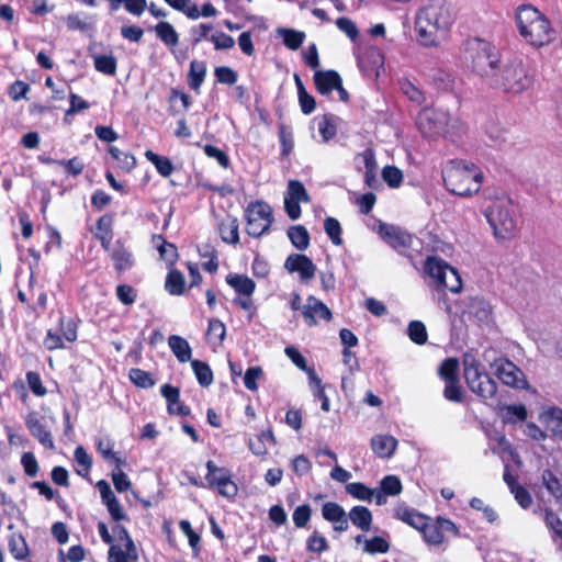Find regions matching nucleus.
Masks as SVG:
<instances>
[{
  "mask_svg": "<svg viewBox=\"0 0 562 562\" xmlns=\"http://www.w3.org/2000/svg\"><path fill=\"white\" fill-rule=\"evenodd\" d=\"M462 58L473 71L492 80L499 61L498 52L490 42L469 38L463 43Z\"/></svg>",
  "mask_w": 562,
  "mask_h": 562,
  "instance_id": "423d86ee",
  "label": "nucleus"
},
{
  "mask_svg": "<svg viewBox=\"0 0 562 562\" xmlns=\"http://www.w3.org/2000/svg\"><path fill=\"white\" fill-rule=\"evenodd\" d=\"M128 376L131 381L138 387L148 389L155 385V380L150 373L138 368L130 370Z\"/></svg>",
  "mask_w": 562,
  "mask_h": 562,
  "instance_id": "3c124183",
  "label": "nucleus"
},
{
  "mask_svg": "<svg viewBox=\"0 0 562 562\" xmlns=\"http://www.w3.org/2000/svg\"><path fill=\"white\" fill-rule=\"evenodd\" d=\"M205 480L207 487L215 488L224 497L234 498L238 493V487L227 469H221V472L214 474L213 477H205Z\"/></svg>",
  "mask_w": 562,
  "mask_h": 562,
  "instance_id": "f3484780",
  "label": "nucleus"
},
{
  "mask_svg": "<svg viewBox=\"0 0 562 562\" xmlns=\"http://www.w3.org/2000/svg\"><path fill=\"white\" fill-rule=\"evenodd\" d=\"M446 188L453 194L469 196L479 192L483 175L472 162L454 159L442 170Z\"/></svg>",
  "mask_w": 562,
  "mask_h": 562,
  "instance_id": "7ed1b4c3",
  "label": "nucleus"
},
{
  "mask_svg": "<svg viewBox=\"0 0 562 562\" xmlns=\"http://www.w3.org/2000/svg\"><path fill=\"white\" fill-rule=\"evenodd\" d=\"M300 202H310V196L302 182L290 180L284 196V209L288 216L295 221L301 216Z\"/></svg>",
  "mask_w": 562,
  "mask_h": 562,
  "instance_id": "ddd939ff",
  "label": "nucleus"
},
{
  "mask_svg": "<svg viewBox=\"0 0 562 562\" xmlns=\"http://www.w3.org/2000/svg\"><path fill=\"white\" fill-rule=\"evenodd\" d=\"M544 426L547 434L552 437L562 439V409L559 407H550L539 417Z\"/></svg>",
  "mask_w": 562,
  "mask_h": 562,
  "instance_id": "a211bd4d",
  "label": "nucleus"
},
{
  "mask_svg": "<svg viewBox=\"0 0 562 562\" xmlns=\"http://www.w3.org/2000/svg\"><path fill=\"white\" fill-rule=\"evenodd\" d=\"M314 83L317 91L323 94H329L341 83V78L338 72L334 70L316 71L314 74Z\"/></svg>",
  "mask_w": 562,
  "mask_h": 562,
  "instance_id": "aec40b11",
  "label": "nucleus"
},
{
  "mask_svg": "<svg viewBox=\"0 0 562 562\" xmlns=\"http://www.w3.org/2000/svg\"><path fill=\"white\" fill-rule=\"evenodd\" d=\"M463 376L468 387L483 400L495 396L496 382L486 373L484 367L473 357L463 360Z\"/></svg>",
  "mask_w": 562,
  "mask_h": 562,
  "instance_id": "6e6552de",
  "label": "nucleus"
},
{
  "mask_svg": "<svg viewBox=\"0 0 562 562\" xmlns=\"http://www.w3.org/2000/svg\"><path fill=\"white\" fill-rule=\"evenodd\" d=\"M382 178L391 188H397L403 181V173L397 167L386 166L382 170Z\"/></svg>",
  "mask_w": 562,
  "mask_h": 562,
  "instance_id": "4d7b16f0",
  "label": "nucleus"
},
{
  "mask_svg": "<svg viewBox=\"0 0 562 562\" xmlns=\"http://www.w3.org/2000/svg\"><path fill=\"white\" fill-rule=\"evenodd\" d=\"M288 237L295 248L304 250L310 245V234L302 225L291 226L288 229Z\"/></svg>",
  "mask_w": 562,
  "mask_h": 562,
  "instance_id": "7c9ffc66",
  "label": "nucleus"
},
{
  "mask_svg": "<svg viewBox=\"0 0 562 562\" xmlns=\"http://www.w3.org/2000/svg\"><path fill=\"white\" fill-rule=\"evenodd\" d=\"M109 154L116 161L117 167L123 170H131L134 168L136 160L133 155L130 153H125L120 150L117 147L111 146L109 148Z\"/></svg>",
  "mask_w": 562,
  "mask_h": 562,
  "instance_id": "a18cd8bd",
  "label": "nucleus"
},
{
  "mask_svg": "<svg viewBox=\"0 0 562 562\" xmlns=\"http://www.w3.org/2000/svg\"><path fill=\"white\" fill-rule=\"evenodd\" d=\"M222 239L228 244H237L239 241L238 223L236 218H228L220 225Z\"/></svg>",
  "mask_w": 562,
  "mask_h": 562,
  "instance_id": "e433bc0d",
  "label": "nucleus"
},
{
  "mask_svg": "<svg viewBox=\"0 0 562 562\" xmlns=\"http://www.w3.org/2000/svg\"><path fill=\"white\" fill-rule=\"evenodd\" d=\"M424 269L439 288H445L452 293L461 291L462 280L459 272L445 260L438 257H428Z\"/></svg>",
  "mask_w": 562,
  "mask_h": 562,
  "instance_id": "1a4fd4ad",
  "label": "nucleus"
},
{
  "mask_svg": "<svg viewBox=\"0 0 562 562\" xmlns=\"http://www.w3.org/2000/svg\"><path fill=\"white\" fill-rule=\"evenodd\" d=\"M380 488L389 496L398 495L402 492L401 480L396 475H386L380 482Z\"/></svg>",
  "mask_w": 562,
  "mask_h": 562,
  "instance_id": "5fc2aeb1",
  "label": "nucleus"
},
{
  "mask_svg": "<svg viewBox=\"0 0 562 562\" xmlns=\"http://www.w3.org/2000/svg\"><path fill=\"white\" fill-rule=\"evenodd\" d=\"M206 76V64L204 61L192 60L188 72V85L194 90L199 91Z\"/></svg>",
  "mask_w": 562,
  "mask_h": 562,
  "instance_id": "bb28decb",
  "label": "nucleus"
},
{
  "mask_svg": "<svg viewBox=\"0 0 562 562\" xmlns=\"http://www.w3.org/2000/svg\"><path fill=\"white\" fill-rule=\"evenodd\" d=\"M138 560V553L136 546L134 551L130 549L123 550L120 546L111 544L108 553L109 562H136Z\"/></svg>",
  "mask_w": 562,
  "mask_h": 562,
  "instance_id": "c756f323",
  "label": "nucleus"
},
{
  "mask_svg": "<svg viewBox=\"0 0 562 562\" xmlns=\"http://www.w3.org/2000/svg\"><path fill=\"white\" fill-rule=\"evenodd\" d=\"M318 132L323 137L324 142H328L333 137H335L337 133L336 125L333 123L331 119L327 115H324L317 122Z\"/></svg>",
  "mask_w": 562,
  "mask_h": 562,
  "instance_id": "13d9d810",
  "label": "nucleus"
},
{
  "mask_svg": "<svg viewBox=\"0 0 562 562\" xmlns=\"http://www.w3.org/2000/svg\"><path fill=\"white\" fill-rule=\"evenodd\" d=\"M154 31L156 36L168 47H175L179 43V35L172 24L166 21L158 22Z\"/></svg>",
  "mask_w": 562,
  "mask_h": 562,
  "instance_id": "a878e982",
  "label": "nucleus"
},
{
  "mask_svg": "<svg viewBox=\"0 0 562 562\" xmlns=\"http://www.w3.org/2000/svg\"><path fill=\"white\" fill-rule=\"evenodd\" d=\"M210 41L214 44V48L217 50L231 49L235 45L234 38L223 32L212 34Z\"/></svg>",
  "mask_w": 562,
  "mask_h": 562,
  "instance_id": "69168bd1",
  "label": "nucleus"
},
{
  "mask_svg": "<svg viewBox=\"0 0 562 562\" xmlns=\"http://www.w3.org/2000/svg\"><path fill=\"white\" fill-rule=\"evenodd\" d=\"M516 22L520 35L533 46H543L553 40L554 31L549 20L532 5H520Z\"/></svg>",
  "mask_w": 562,
  "mask_h": 562,
  "instance_id": "20e7f679",
  "label": "nucleus"
},
{
  "mask_svg": "<svg viewBox=\"0 0 562 562\" xmlns=\"http://www.w3.org/2000/svg\"><path fill=\"white\" fill-rule=\"evenodd\" d=\"M384 64V56L380 48L369 47L364 54L359 57L358 65L364 74H372L378 71Z\"/></svg>",
  "mask_w": 562,
  "mask_h": 562,
  "instance_id": "6ab92c4d",
  "label": "nucleus"
},
{
  "mask_svg": "<svg viewBox=\"0 0 562 562\" xmlns=\"http://www.w3.org/2000/svg\"><path fill=\"white\" fill-rule=\"evenodd\" d=\"M145 157L156 167L157 171L162 177H169L175 168L169 158L159 156L151 150L145 153Z\"/></svg>",
  "mask_w": 562,
  "mask_h": 562,
  "instance_id": "473e14b6",
  "label": "nucleus"
},
{
  "mask_svg": "<svg viewBox=\"0 0 562 562\" xmlns=\"http://www.w3.org/2000/svg\"><path fill=\"white\" fill-rule=\"evenodd\" d=\"M94 68L104 75L113 76L116 71V59L112 55H95Z\"/></svg>",
  "mask_w": 562,
  "mask_h": 562,
  "instance_id": "c03bdc74",
  "label": "nucleus"
},
{
  "mask_svg": "<svg viewBox=\"0 0 562 562\" xmlns=\"http://www.w3.org/2000/svg\"><path fill=\"white\" fill-rule=\"evenodd\" d=\"M428 77H429V80L431 81V83L438 90L445 91V90H449L450 88H452L453 77L450 72H448L443 69H440V68L431 69Z\"/></svg>",
  "mask_w": 562,
  "mask_h": 562,
  "instance_id": "72a5a7b5",
  "label": "nucleus"
},
{
  "mask_svg": "<svg viewBox=\"0 0 562 562\" xmlns=\"http://www.w3.org/2000/svg\"><path fill=\"white\" fill-rule=\"evenodd\" d=\"M9 550L16 560H24L29 554L26 541L20 533L10 537Z\"/></svg>",
  "mask_w": 562,
  "mask_h": 562,
  "instance_id": "ea45409f",
  "label": "nucleus"
},
{
  "mask_svg": "<svg viewBox=\"0 0 562 562\" xmlns=\"http://www.w3.org/2000/svg\"><path fill=\"white\" fill-rule=\"evenodd\" d=\"M542 484L557 499H562V482L550 470L542 472Z\"/></svg>",
  "mask_w": 562,
  "mask_h": 562,
  "instance_id": "58836bf2",
  "label": "nucleus"
},
{
  "mask_svg": "<svg viewBox=\"0 0 562 562\" xmlns=\"http://www.w3.org/2000/svg\"><path fill=\"white\" fill-rule=\"evenodd\" d=\"M25 426L31 435L38 440L47 449H55V443L49 430L46 429L43 418L40 417L37 412H30L25 416Z\"/></svg>",
  "mask_w": 562,
  "mask_h": 562,
  "instance_id": "4468645a",
  "label": "nucleus"
},
{
  "mask_svg": "<svg viewBox=\"0 0 562 562\" xmlns=\"http://www.w3.org/2000/svg\"><path fill=\"white\" fill-rule=\"evenodd\" d=\"M544 522L552 533L553 540L560 539L562 541V520L551 509H544Z\"/></svg>",
  "mask_w": 562,
  "mask_h": 562,
  "instance_id": "09e8293b",
  "label": "nucleus"
},
{
  "mask_svg": "<svg viewBox=\"0 0 562 562\" xmlns=\"http://www.w3.org/2000/svg\"><path fill=\"white\" fill-rule=\"evenodd\" d=\"M443 397L447 401L460 403L462 401L463 391L459 385V380L445 382Z\"/></svg>",
  "mask_w": 562,
  "mask_h": 562,
  "instance_id": "bf43d9fd",
  "label": "nucleus"
},
{
  "mask_svg": "<svg viewBox=\"0 0 562 562\" xmlns=\"http://www.w3.org/2000/svg\"><path fill=\"white\" fill-rule=\"evenodd\" d=\"M348 515L355 527L359 528L363 532L371 530L373 517L369 508L360 505L353 506Z\"/></svg>",
  "mask_w": 562,
  "mask_h": 562,
  "instance_id": "b1692460",
  "label": "nucleus"
},
{
  "mask_svg": "<svg viewBox=\"0 0 562 562\" xmlns=\"http://www.w3.org/2000/svg\"><path fill=\"white\" fill-rule=\"evenodd\" d=\"M165 288L171 295L182 294L184 290L183 274L178 270H171L167 274Z\"/></svg>",
  "mask_w": 562,
  "mask_h": 562,
  "instance_id": "4c0bfd02",
  "label": "nucleus"
},
{
  "mask_svg": "<svg viewBox=\"0 0 562 562\" xmlns=\"http://www.w3.org/2000/svg\"><path fill=\"white\" fill-rule=\"evenodd\" d=\"M497 240H508L517 232V218L510 198L501 195L492 200L483 211Z\"/></svg>",
  "mask_w": 562,
  "mask_h": 562,
  "instance_id": "0eeeda50",
  "label": "nucleus"
},
{
  "mask_svg": "<svg viewBox=\"0 0 562 562\" xmlns=\"http://www.w3.org/2000/svg\"><path fill=\"white\" fill-rule=\"evenodd\" d=\"M226 282L243 296H251L256 289L255 281L245 274L229 273Z\"/></svg>",
  "mask_w": 562,
  "mask_h": 562,
  "instance_id": "4be33fe9",
  "label": "nucleus"
},
{
  "mask_svg": "<svg viewBox=\"0 0 562 562\" xmlns=\"http://www.w3.org/2000/svg\"><path fill=\"white\" fill-rule=\"evenodd\" d=\"M21 464L27 476L34 477L38 472V462L32 452H24L21 458Z\"/></svg>",
  "mask_w": 562,
  "mask_h": 562,
  "instance_id": "338daca9",
  "label": "nucleus"
},
{
  "mask_svg": "<svg viewBox=\"0 0 562 562\" xmlns=\"http://www.w3.org/2000/svg\"><path fill=\"white\" fill-rule=\"evenodd\" d=\"M302 316L307 326L312 327L317 324L316 317L324 321L331 319V312L321 300L310 295L306 303L302 307Z\"/></svg>",
  "mask_w": 562,
  "mask_h": 562,
  "instance_id": "2eb2a0df",
  "label": "nucleus"
},
{
  "mask_svg": "<svg viewBox=\"0 0 562 562\" xmlns=\"http://www.w3.org/2000/svg\"><path fill=\"white\" fill-rule=\"evenodd\" d=\"M389 549V542L382 537L376 536L364 541V551L369 554L386 553Z\"/></svg>",
  "mask_w": 562,
  "mask_h": 562,
  "instance_id": "6e6d98bb",
  "label": "nucleus"
},
{
  "mask_svg": "<svg viewBox=\"0 0 562 562\" xmlns=\"http://www.w3.org/2000/svg\"><path fill=\"white\" fill-rule=\"evenodd\" d=\"M459 361L456 358H447L439 367L438 373L441 379L447 381H454L458 379Z\"/></svg>",
  "mask_w": 562,
  "mask_h": 562,
  "instance_id": "de8ad7c7",
  "label": "nucleus"
},
{
  "mask_svg": "<svg viewBox=\"0 0 562 562\" xmlns=\"http://www.w3.org/2000/svg\"><path fill=\"white\" fill-rule=\"evenodd\" d=\"M397 440L387 435L374 436L371 439V448L380 458H390L394 453Z\"/></svg>",
  "mask_w": 562,
  "mask_h": 562,
  "instance_id": "5701e85b",
  "label": "nucleus"
},
{
  "mask_svg": "<svg viewBox=\"0 0 562 562\" xmlns=\"http://www.w3.org/2000/svg\"><path fill=\"white\" fill-rule=\"evenodd\" d=\"M284 268L291 273L299 272L303 281L313 279L316 272L313 261L302 254L290 255L284 262Z\"/></svg>",
  "mask_w": 562,
  "mask_h": 562,
  "instance_id": "dca6fc26",
  "label": "nucleus"
},
{
  "mask_svg": "<svg viewBox=\"0 0 562 562\" xmlns=\"http://www.w3.org/2000/svg\"><path fill=\"white\" fill-rule=\"evenodd\" d=\"M324 229L334 245L339 246L342 244L341 226L338 220L326 217L324 221Z\"/></svg>",
  "mask_w": 562,
  "mask_h": 562,
  "instance_id": "603ef678",
  "label": "nucleus"
},
{
  "mask_svg": "<svg viewBox=\"0 0 562 562\" xmlns=\"http://www.w3.org/2000/svg\"><path fill=\"white\" fill-rule=\"evenodd\" d=\"M312 509L307 504L297 506L292 515L296 528H304L311 519Z\"/></svg>",
  "mask_w": 562,
  "mask_h": 562,
  "instance_id": "680f3d73",
  "label": "nucleus"
},
{
  "mask_svg": "<svg viewBox=\"0 0 562 562\" xmlns=\"http://www.w3.org/2000/svg\"><path fill=\"white\" fill-rule=\"evenodd\" d=\"M527 418V408L525 405H506L502 409V419L506 424L524 422Z\"/></svg>",
  "mask_w": 562,
  "mask_h": 562,
  "instance_id": "2f4dec72",
  "label": "nucleus"
},
{
  "mask_svg": "<svg viewBox=\"0 0 562 562\" xmlns=\"http://www.w3.org/2000/svg\"><path fill=\"white\" fill-rule=\"evenodd\" d=\"M381 238L398 254L404 255L413 247L415 237L400 226L381 223L379 225Z\"/></svg>",
  "mask_w": 562,
  "mask_h": 562,
  "instance_id": "9b49d317",
  "label": "nucleus"
},
{
  "mask_svg": "<svg viewBox=\"0 0 562 562\" xmlns=\"http://www.w3.org/2000/svg\"><path fill=\"white\" fill-rule=\"evenodd\" d=\"M168 346L180 362L184 363L191 360L192 350L183 337L178 335L169 336Z\"/></svg>",
  "mask_w": 562,
  "mask_h": 562,
  "instance_id": "393cba45",
  "label": "nucleus"
},
{
  "mask_svg": "<svg viewBox=\"0 0 562 562\" xmlns=\"http://www.w3.org/2000/svg\"><path fill=\"white\" fill-rule=\"evenodd\" d=\"M416 125L426 138L443 137L454 142L463 133V125L458 119L436 108L423 109L416 117Z\"/></svg>",
  "mask_w": 562,
  "mask_h": 562,
  "instance_id": "f03ea898",
  "label": "nucleus"
},
{
  "mask_svg": "<svg viewBox=\"0 0 562 562\" xmlns=\"http://www.w3.org/2000/svg\"><path fill=\"white\" fill-rule=\"evenodd\" d=\"M470 313L480 322H486L491 314V307L486 302L476 300L471 304Z\"/></svg>",
  "mask_w": 562,
  "mask_h": 562,
  "instance_id": "0e129e2a",
  "label": "nucleus"
},
{
  "mask_svg": "<svg viewBox=\"0 0 562 562\" xmlns=\"http://www.w3.org/2000/svg\"><path fill=\"white\" fill-rule=\"evenodd\" d=\"M407 335L409 339L417 345H424L428 339L426 326L420 321H412L408 324Z\"/></svg>",
  "mask_w": 562,
  "mask_h": 562,
  "instance_id": "79ce46f5",
  "label": "nucleus"
},
{
  "mask_svg": "<svg viewBox=\"0 0 562 562\" xmlns=\"http://www.w3.org/2000/svg\"><path fill=\"white\" fill-rule=\"evenodd\" d=\"M225 335L226 327L222 321L217 318H212L209 321L206 338L210 342L221 345L225 338Z\"/></svg>",
  "mask_w": 562,
  "mask_h": 562,
  "instance_id": "c9c22d12",
  "label": "nucleus"
},
{
  "mask_svg": "<svg viewBox=\"0 0 562 562\" xmlns=\"http://www.w3.org/2000/svg\"><path fill=\"white\" fill-rule=\"evenodd\" d=\"M346 514L344 507L336 502H327L322 506V516L330 524L341 519Z\"/></svg>",
  "mask_w": 562,
  "mask_h": 562,
  "instance_id": "8fccbe9b",
  "label": "nucleus"
},
{
  "mask_svg": "<svg viewBox=\"0 0 562 562\" xmlns=\"http://www.w3.org/2000/svg\"><path fill=\"white\" fill-rule=\"evenodd\" d=\"M214 76L220 83L235 85L237 81V74L231 67L220 66L214 69Z\"/></svg>",
  "mask_w": 562,
  "mask_h": 562,
  "instance_id": "052dcab7",
  "label": "nucleus"
},
{
  "mask_svg": "<svg viewBox=\"0 0 562 562\" xmlns=\"http://www.w3.org/2000/svg\"><path fill=\"white\" fill-rule=\"evenodd\" d=\"M329 549L327 539L317 530L313 531L306 539V550L311 553L322 554Z\"/></svg>",
  "mask_w": 562,
  "mask_h": 562,
  "instance_id": "a19ab883",
  "label": "nucleus"
},
{
  "mask_svg": "<svg viewBox=\"0 0 562 562\" xmlns=\"http://www.w3.org/2000/svg\"><path fill=\"white\" fill-rule=\"evenodd\" d=\"M346 491L353 498L366 502H371L374 495V490L369 488L360 482L348 483L346 485Z\"/></svg>",
  "mask_w": 562,
  "mask_h": 562,
  "instance_id": "37998d69",
  "label": "nucleus"
},
{
  "mask_svg": "<svg viewBox=\"0 0 562 562\" xmlns=\"http://www.w3.org/2000/svg\"><path fill=\"white\" fill-rule=\"evenodd\" d=\"M111 258L119 272L128 270L134 265L133 254L120 240L115 243L111 250Z\"/></svg>",
  "mask_w": 562,
  "mask_h": 562,
  "instance_id": "412c9836",
  "label": "nucleus"
},
{
  "mask_svg": "<svg viewBox=\"0 0 562 562\" xmlns=\"http://www.w3.org/2000/svg\"><path fill=\"white\" fill-rule=\"evenodd\" d=\"M418 529L422 531L424 540L430 546H439L445 540V536L437 520L432 524H428L425 519L423 526Z\"/></svg>",
  "mask_w": 562,
  "mask_h": 562,
  "instance_id": "c85d7f7f",
  "label": "nucleus"
},
{
  "mask_svg": "<svg viewBox=\"0 0 562 562\" xmlns=\"http://www.w3.org/2000/svg\"><path fill=\"white\" fill-rule=\"evenodd\" d=\"M395 517L397 519H401L402 521L408 524L409 526L418 529L420 526H423L424 520L426 517L419 513H417L413 508H408L405 505H398L395 508Z\"/></svg>",
  "mask_w": 562,
  "mask_h": 562,
  "instance_id": "cd10ccee",
  "label": "nucleus"
},
{
  "mask_svg": "<svg viewBox=\"0 0 562 562\" xmlns=\"http://www.w3.org/2000/svg\"><path fill=\"white\" fill-rule=\"evenodd\" d=\"M495 375L505 385L525 389L527 387V380L524 372L512 361L505 358H498L491 364Z\"/></svg>",
  "mask_w": 562,
  "mask_h": 562,
  "instance_id": "f8f14e48",
  "label": "nucleus"
},
{
  "mask_svg": "<svg viewBox=\"0 0 562 562\" xmlns=\"http://www.w3.org/2000/svg\"><path fill=\"white\" fill-rule=\"evenodd\" d=\"M453 15L448 4L431 2L423 7L415 21L418 42L424 46L436 47L448 37Z\"/></svg>",
  "mask_w": 562,
  "mask_h": 562,
  "instance_id": "f257e3e1",
  "label": "nucleus"
},
{
  "mask_svg": "<svg viewBox=\"0 0 562 562\" xmlns=\"http://www.w3.org/2000/svg\"><path fill=\"white\" fill-rule=\"evenodd\" d=\"M278 32L283 38L284 45L292 50L297 49L305 38V34L303 32L294 30L280 29Z\"/></svg>",
  "mask_w": 562,
  "mask_h": 562,
  "instance_id": "49530a36",
  "label": "nucleus"
},
{
  "mask_svg": "<svg viewBox=\"0 0 562 562\" xmlns=\"http://www.w3.org/2000/svg\"><path fill=\"white\" fill-rule=\"evenodd\" d=\"M535 75L530 67L519 58H514L497 68L491 83L506 93L519 94L530 89Z\"/></svg>",
  "mask_w": 562,
  "mask_h": 562,
  "instance_id": "39448f33",
  "label": "nucleus"
},
{
  "mask_svg": "<svg viewBox=\"0 0 562 562\" xmlns=\"http://www.w3.org/2000/svg\"><path fill=\"white\" fill-rule=\"evenodd\" d=\"M112 482L114 484L115 490L119 493L125 492L131 487V481L127 475L123 472L121 467H116L112 472Z\"/></svg>",
  "mask_w": 562,
  "mask_h": 562,
  "instance_id": "774afa93",
  "label": "nucleus"
},
{
  "mask_svg": "<svg viewBox=\"0 0 562 562\" xmlns=\"http://www.w3.org/2000/svg\"><path fill=\"white\" fill-rule=\"evenodd\" d=\"M97 448L103 459L113 461L117 468L122 465L123 460L113 452V442L111 439H100Z\"/></svg>",
  "mask_w": 562,
  "mask_h": 562,
  "instance_id": "864d4df0",
  "label": "nucleus"
},
{
  "mask_svg": "<svg viewBox=\"0 0 562 562\" xmlns=\"http://www.w3.org/2000/svg\"><path fill=\"white\" fill-rule=\"evenodd\" d=\"M191 367L200 385L209 386L212 384L213 372L206 362L196 359L191 360Z\"/></svg>",
  "mask_w": 562,
  "mask_h": 562,
  "instance_id": "f704fd0d",
  "label": "nucleus"
},
{
  "mask_svg": "<svg viewBox=\"0 0 562 562\" xmlns=\"http://www.w3.org/2000/svg\"><path fill=\"white\" fill-rule=\"evenodd\" d=\"M212 29L213 26L210 23H200L199 25L192 26L190 29L192 45L196 46L201 41L207 38V35Z\"/></svg>",
  "mask_w": 562,
  "mask_h": 562,
  "instance_id": "e2e57ef3",
  "label": "nucleus"
},
{
  "mask_svg": "<svg viewBox=\"0 0 562 562\" xmlns=\"http://www.w3.org/2000/svg\"><path fill=\"white\" fill-rule=\"evenodd\" d=\"M246 232L249 236L258 238L266 234L272 222V209L263 201H256L248 204L245 210Z\"/></svg>",
  "mask_w": 562,
  "mask_h": 562,
  "instance_id": "9d476101",
  "label": "nucleus"
}]
</instances>
